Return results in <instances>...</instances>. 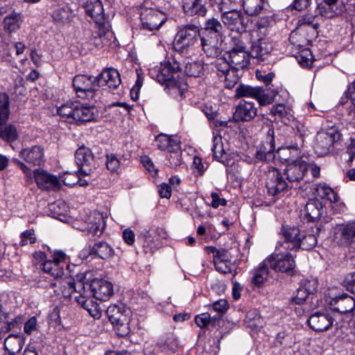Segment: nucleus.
<instances>
[{
	"label": "nucleus",
	"instance_id": "774afa93",
	"mask_svg": "<svg viewBox=\"0 0 355 355\" xmlns=\"http://www.w3.org/2000/svg\"><path fill=\"white\" fill-rule=\"evenodd\" d=\"M343 285L347 291L355 294V272L348 275L343 280Z\"/></svg>",
	"mask_w": 355,
	"mask_h": 355
},
{
	"label": "nucleus",
	"instance_id": "0e129e2a",
	"mask_svg": "<svg viewBox=\"0 0 355 355\" xmlns=\"http://www.w3.org/2000/svg\"><path fill=\"white\" fill-rule=\"evenodd\" d=\"M298 62L302 67L311 65L313 62V55L309 50H305L297 57Z\"/></svg>",
	"mask_w": 355,
	"mask_h": 355
},
{
	"label": "nucleus",
	"instance_id": "603ef678",
	"mask_svg": "<svg viewBox=\"0 0 355 355\" xmlns=\"http://www.w3.org/2000/svg\"><path fill=\"white\" fill-rule=\"evenodd\" d=\"M317 194L321 198H326L330 201L336 202L337 196L331 188L326 185H318L316 188Z\"/></svg>",
	"mask_w": 355,
	"mask_h": 355
},
{
	"label": "nucleus",
	"instance_id": "c9c22d12",
	"mask_svg": "<svg viewBox=\"0 0 355 355\" xmlns=\"http://www.w3.org/2000/svg\"><path fill=\"white\" fill-rule=\"evenodd\" d=\"M83 3L86 12L92 18H98L103 14V8L99 0H87Z\"/></svg>",
	"mask_w": 355,
	"mask_h": 355
},
{
	"label": "nucleus",
	"instance_id": "f257e3e1",
	"mask_svg": "<svg viewBox=\"0 0 355 355\" xmlns=\"http://www.w3.org/2000/svg\"><path fill=\"white\" fill-rule=\"evenodd\" d=\"M200 30L193 24L183 26L177 33L174 40V49L180 53H184L187 49L198 43Z\"/></svg>",
	"mask_w": 355,
	"mask_h": 355
},
{
	"label": "nucleus",
	"instance_id": "f03ea898",
	"mask_svg": "<svg viewBox=\"0 0 355 355\" xmlns=\"http://www.w3.org/2000/svg\"><path fill=\"white\" fill-rule=\"evenodd\" d=\"M325 301L331 309L340 313L350 312L355 307L354 299L347 294L340 295L338 289L336 287L328 289L325 294Z\"/></svg>",
	"mask_w": 355,
	"mask_h": 355
},
{
	"label": "nucleus",
	"instance_id": "4d7b16f0",
	"mask_svg": "<svg viewBox=\"0 0 355 355\" xmlns=\"http://www.w3.org/2000/svg\"><path fill=\"white\" fill-rule=\"evenodd\" d=\"M334 6H327L324 2L318 6V13L327 18H333L336 15Z\"/></svg>",
	"mask_w": 355,
	"mask_h": 355
},
{
	"label": "nucleus",
	"instance_id": "c756f323",
	"mask_svg": "<svg viewBox=\"0 0 355 355\" xmlns=\"http://www.w3.org/2000/svg\"><path fill=\"white\" fill-rule=\"evenodd\" d=\"M166 162V164L171 168H176L183 163L180 143H175L173 148L168 151Z\"/></svg>",
	"mask_w": 355,
	"mask_h": 355
},
{
	"label": "nucleus",
	"instance_id": "c03bdc74",
	"mask_svg": "<svg viewBox=\"0 0 355 355\" xmlns=\"http://www.w3.org/2000/svg\"><path fill=\"white\" fill-rule=\"evenodd\" d=\"M258 89L259 87H253L250 85H240L236 89L235 96L237 98L250 97L254 98Z\"/></svg>",
	"mask_w": 355,
	"mask_h": 355
},
{
	"label": "nucleus",
	"instance_id": "bb28decb",
	"mask_svg": "<svg viewBox=\"0 0 355 355\" xmlns=\"http://www.w3.org/2000/svg\"><path fill=\"white\" fill-rule=\"evenodd\" d=\"M201 44L203 51L207 57L218 58L222 53V49L217 39L201 38Z\"/></svg>",
	"mask_w": 355,
	"mask_h": 355
},
{
	"label": "nucleus",
	"instance_id": "9b49d317",
	"mask_svg": "<svg viewBox=\"0 0 355 355\" xmlns=\"http://www.w3.org/2000/svg\"><path fill=\"white\" fill-rule=\"evenodd\" d=\"M93 296L99 300L106 301L113 295L112 284L103 279H94L90 283Z\"/></svg>",
	"mask_w": 355,
	"mask_h": 355
},
{
	"label": "nucleus",
	"instance_id": "f8f14e48",
	"mask_svg": "<svg viewBox=\"0 0 355 355\" xmlns=\"http://www.w3.org/2000/svg\"><path fill=\"white\" fill-rule=\"evenodd\" d=\"M336 239L340 245L345 247L355 243V220L339 226L336 232Z\"/></svg>",
	"mask_w": 355,
	"mask_h": 355
},
{
	"label": "nucleus",
	"instance_id": "6ab92c4d",
	"mask_svg": "<svg viewBox=\"0 0 355 355\" xmlns=\"http://www.w3.org/2000/svg\"><path fill=\"white\" fill-rule=\"evenodd\" d=\"M284 237L282 245L286 250H297L300 246V231L297 227H288L282 230Z\"/></svg>",
	"mask_w": 355,
	"mask_h": 355
},
{
	"label": "nucleus",
	"instance_id": "39448f33",
	"mask_svg": "<svg viewBox=\"0 0 355 355\" xmlns=\"http://www.w3.org/2000/svg\"><path fill=\"white\" fill-rule=\"evenodd\" d=\"M340 134L336 128H331L321 130L315 137L314 150L319 156L327 155L333 146L334 143L338 140Z\"/></svg>",
	"mask_w": 355,
	"mask_h": 355
},
{
	"label": "nucleus",
	"instance_id": "ddd939ff",
	"mask_svg": "<svg viewBox=\"0 0 355 355\" xmlns=\"http://www.w3.org/2000/svg\"><path fill=\"white\" fill-rule=\"evenodd\" d=\"M65 254L64 253H58L53 259L45 260L40 265L42 270L49 274L55 279L61 277L64 274L63 267L60 263L64 262Z\"/></svg>",
	"mask_w": 355,
	"mask_h": 355
},
{
	"label": "nucleus",
	"instance_id": "a211bd4d",
	"mask_svg": "<svg viewBox=\"0 0 355 355\" xmlns=\"http://www.w3.org/2000/svg\"><path fill=\"white\" fill-rule=\"evenodd\" d=\"M98 112L94 105L87 106L77 103L73 123H83L92 121L98 117Z\"/></svg>",
	"mask_w": 355,
	"mask_h": 355
},
{
	"label": "nucleus",
	"instance_id": "6e6d98bb",
	"mask_svg": "<svg viewBox=\"0 0 355 355\" xmlns=\"http://www.w3.org/2000/svg\"><path fill=\"white\" fill-rule=\"evenodd\" d=\"M205 30L210 33L219 35L223 31V26L220 22L215 18L209 19L205 24Z\"/></svg>",
	"mask_w": 355,
	"mask_h": 355
},
{
	"label": "nucleus",
	"instance_id": "49530a36",
	"mask_svg": "<svg viewBox=\"0 0 355 355\" xmlns=\"http://www.w3.org/2000/svg\"><path fill=\"white\" fill-rule=\"evenodd\" d=\"M214 67L216 73L219 78L222 76H224L227 72L232 69V66L230 61H227L226 59L222 58H218L216 59V60L214 62Z\"/></svg>",
	"mask_w": 355,
	"mask_h": 355
},
{
	"label": "nucleus",
	"instance_id": "338daca9",
	"mask_svg": "<svg viewBox=\"0 0 355 355\" xmlns=\"http://www.w3.org/2000/svg\"><path fill=\"white\" fill-rule=\"evenodd\" d=\"M107 168L111 171H116L120 166V162L113 154L107 155Z\"/></svg>",
	"mask_w": 355,
	"mask_h": 355
},
{
	"label": "nucleus",
	"instance_id": "a878e982",
	"mask_svg": "<svg viewBox=\"0 0 355 355\" xmlns=\"http://www.w3.org/2000/svg\"><path fill=\"white\" fill-rule=\"evenodd\" d=\"M225 44L227 53L248 51L243 37L239 32L230 34Z\"/></svg>",
	"mask_w": 355,
	"mask_h": 355
},
{
	"label": "nucleus",
	"instance_id": "de8ad7c7",
	"mask_svg": "<svg viewBox=\"0 0 355 355\" xmlns=\"http://www.w3.org/2000/svg\"><path fill=\"white\" fill-rule=\"evenodd\" d=\"M268 133L270 138V141L267 142L266 145L268 146V148H267L266 146H263V150L261 151L260 150L258 153V155H260L261 159H266L268 157H271L273 151L275 150L274 130H269Z\"/></svg>",
	"mask_w": 355,
	"mask_h": 355
},
{
	"label": "nucleus",
	"instance_id": "69168bd1",
	"mask_svg": "<svg viewBox=\"0 0 355 355\" xmlns=\"http://www.w3.org/2000/svg\"><path fill=\"white\" fill-rule=\"evenodd\" d=\"M309 295L302 288H299L295 296L291 298V302L296 304H303Z\"/></svg>",
	"mask_w": 355,
	"mask_h": 355
},
{
	"label": "nucleus",
	"instance_id": "dca6fc26",
	"mask_svg": "<svg viewBox=\"0 0 355 355\" xmlns=\"http://www.w3.org/2000/svg\"><path fill=\"white\" fill-rule=\"evenodd\" d=\"M307 171V165L305 162L295 160L288 164L284 169V174L289 182H299L304 176Z\"/></svg>",
	"mask_w": 355,
	"mask_h": 355
},
{
	"label": "nucleus",
	"instance_id": "37998d69",
	"mask_svg": "<svg viewBox=\"0 0 355 355\" xmlns=\"http://www.w3.org/2000/svg\"><path fill=\"white\" fill-rule=\"evenodd\" d=\"M202 71L203 65L200 62H188L184 65V73L188 76L198 77Z\"/></svg>",
	"mask_w": 355,
	"mask_h": 355
},
{
	"label": "nucleus",
	"instance_id": "7ed1b4c3",
	"mask_svg": "<svg viewBox=\"0 0 355 355\" xmlns=\"http://www.w3.org/2000/svg\"><path fill=\"white\" fill-rule=\"evenodd\" d=\"M73 86L78 98L91 100L98 95L96 78L93 79L91 76L78 75L73 80Z\"/></svg>",
	"mask_w": 355,
	"mask_h": 355
},
{
	"label": "nucleus",
	"instance_id": "e433bc0d",
	"mask_svg": "<svg viewBox=\"0 0 355 355\" xmlns=\"http://www.w3.org/2000/svg\"><path fill=\"white\" fill-rule=\"evenodd\" d=\"M77 103H68L58 108V114L69 123H73Z\"/></svg>",
	"mask_w": 355,
	"mask_h": 355
},
{
	"label": "nucleus",
	"instance_id": "052dcab7",
	"mask_svg": "<svg viewBox=\"0 0 355 355\" xmlns=\"http://www.w3.org/2000/svg\"><path fill=\"white\" fill-rule=\"evenodd\" d=\"M1 123L8 120L10 115L9 97L7 94H1Z\"/></svg>",
	"mask_w": 355,
	"mask_h": 355
},
{
	"label": "nucleus",
	"instance_id": "6e6552de",
	"mask_svg": "<svg viewBox=\"0 0 355 355\" xmlns=\"http://www.w3.org/2000/svg\"><path fill=\"white\" fill-rule=\"evenodd\" d=\"M140 17L142 28L149 31L158 29L166 20L164 12L147 8L141 9Z\"/></svg>",
	"mask_w": 355,
	"mask_h": 355
},
{
	"label": "nucleus",
	"instance_id": "cd10ccee",
	"mask_svg": "<svg viewBox=\"0 0 355 355\" xmlns=\"http://www.w3.org/2000/svg\"><path fill=\"white\" fill-rule=\"evenodd\" d=\"M183 9L189 15H198L204 16L207 9L202 0H183Z\"/></svg>",
	"mask_w": 355,
	"mask_h": 355
},
{
	"label": "nucleus",
	"instance_id": "20e7f679",
	"mask_svg": "<svg viewBox=\"0 0 355 355\" xmlns=\"http://www.w3.org/2000/svg\"><path fill=\"white\" fill-rule=\"evenodd\" d=\"M266 186L268 193L273 196H282L291 186L283 178L281 172L276 168H269L266 175Z\"/></svg>",
	"mask_w": 355,
	"mask_h": 355
},
{
	"label": "nucleus",
	"instance_id": "5701e85b",
	"mask_svg": "<svg viewBox=\"0 0 355 355\" xmlns=\"http://www.w3.org/2000/svg\"><path fill=\"white\" fill-rule=\"evenodd\" d=\"M182 70V64L174 60L173 64L169 63L162 66L160 71L157 74V80L160 84H165L166 86L171 80H174L173 73Z\"/></svg>",
	"mask_w": 355,
	"mask_h": 355
},
{
	"label": "nucleus",
	"instance_id": "4be33fe9",
	"mask_svg": "<svg viewBox=\"0 0 355 355\" xmlns=\"http://www.w3.org/2000/svg\"><path fill=\"white\" fill-rule=\"evenodd\" d=\"M85 275L83 273L78 274L76 276V280L71 278H66L65 280L61 282L62 286L69 287V291H63V296L71 297L73 293H78V294L85 293Z\"/></svg>",
	"mask_w": 355,
	"mask_h": 355
},
{
	"label": "nucleus",
	"instance_id": "3c124183",
	"mask_svg": "<svg viewBox=\"0 0 355 355\" xmlns=\"http://www.w3.org/2000/svg\"><path fill=\"white\" fill-rule=\"evenodd\" d=\"M106 314L112 324L119 323L122 316L121 308L116 304L109 306L106 310Z\"/></svg>",
	"mask_w": 355,
	"mask_h": 355
},
{
	"label": "nucleus",
	"instance_id": "e2e57ef3",
	"mask_svg": "<svg viewBox=\"0 0 355 355\" xmlns=\"http://www.w3.org/2000/svg\"><path fill=\"white\" fill-rule=\"evenodd\" d=\"M291 150L294 151L296 154L298 153V149L297 148L294 147H286V148H279L277 150L278 156L283 160H285L286 162L293 161V158L291 157L290 154L291 153Z\"/></svg>",
	"mask_w": 355,
	"mask_h": 355
},
{
	"label": "nucleus",
	"instance_id": "7c9ffc66",
	"mask_svg": "<svg viewBox=\"0 0 355 355\" xmlns=\"http://www.w3.org/2000/svg\"><path fill=\"white\" fill-rule=\"evenodd\" d=\"M266 0H243L244 11L250 16H257L263 10Z\"/></svg>",
	"mask_w": 355,
	"mask_h": 355
},
{
	"label": "nucleus",
	"instance_id": "1a4fd4ad",
	"mask_svg": "<svg viewBox=\"0 0 355 355\" xmlns=\"http://www.w3.org/2000/svg\"><path fill=\"white\" fill-rule=\"evenodd\" d=\"M266 263L269 264L270 268L282 272H292L295 267L294 258L288 252L272 254L266 259Z\"/></svg>",
	"mask_w": 355,
	"mask_h": 355
},
{
	"label": "nucleus",
	"instance_id": "2f4dec72",
	"mask_svg": "<svg viewBox=\"0 0 355 355\" xmlns=\"http://www.w3.org/2000/svg\"><path fill=\"white\" fill-rule=\"evenodd\" d=\"M305 210L309 220L314 221L321 217L323 207L319 200H309L306 205Z\"/></svg>",
	"mask_w": 355,
	"mask_h": 355
},
{
	"label": "nucleus",
	"instance_id": "5fc2aeb1",
	"mask_svg": "<svg viewBox=\"0 0 355 355\" xmlns=\"http://www.w3.org/2000/svg\"><path fill=\"white\" fill-rule=\"evenodd\" d=\"M141 236L144 239V247L147 248L149 250H153L157 248L159 243H157L154 239V236L149 231L145 230L141 234Z\"/></svg>",
	"mask_w": 355,
	"mask_h": 355
},
{
	"label": "nucleus",
	"instance_id": "9d476101",
	"mask_svg": "<svg viewBox=\"0 0 355 355\" xmlns=\"http://www.w3.org/2000/svg\"><path fill=\"white\" fill-rule=\"evenodd\" d=\"M34 178L38 187L42 190H58L61 182L58 178L43 169L37 168L34 171Z\"/></svg>",
	"mask_w": 355,
	"mask_h": 355
},
{
	"label": "nucleus",
	"instance_id": "79ce46f5",
	"mask_svg": "<svg viewBox=\"0 0 355 355\" xmlns=\"http://www.w3.org/2000/svg\"><path fill=\"white\" fill-rule=\"evenodd\" d=\"M157 147L161 150H167L168 151L173 148L175 143H180L178 139L166 135L160 134L156 137Z\"/></svg>",
	"mask_w": 355,
	"mask_h": 355
},
{
	"label": "nucleus",
	"instance_id": "4468645a",
	"mask_svg": "<svg viewBox=\"0 0 355 355\" xmlns=\"http://www.w3.org/2000/svg\"><path fill=\"white\" fill-rule=\"evenodd\" d=\"M333 322L334 319L329 313L322 312H315L308 320L310 327L315 331L328 330L332 326Z\"/></svg>",
	"mask_w": 355,
	"mask_h": 355
},
{
	"label": "nucleus",
	"instance_id": "412c9836",
	"mask_svg": "<svg viewBox=\"0 0 355 355\" xmlns=\"http://www.w3.org/2000/svg\"><path fill=\"white\" fill-rule=\"evenodd\" d=\"M20 156L28 164L40 166L44 162V150L40 146H34L20 152Z\"/></svg>",
	"mask_w": 355,
	"mask_h": 355
},
{
	"label": "nucleus",
	"instance_id": "b1692460",
	"mask_svg": "<svg viewBox=\"0 0 355 355\" xmlns=\"http://www.w3.org/2000/svg\"><path fill=\"white\" fill-rule=\"evenodd\" d=\"M272 49V45L265 39L258 40L252 45L251 56L259 60L263 61Z\"/></svg>",
	"mask_w": 355,
	"mask_h": 355
},
{
	"label": "nucleus",
	"instance_id": "4c0bfd02",
	"mask_svg": "<svg viewBox=\"0 0 355 355\" xmlns=\"http://www.w3.org/2000/svg\"><path fill=\"white\" fill-rule=\"evenodd\" d=\"M315 19V17L309 15L300 17L297 20V31H302L304 28L308 27L313 31V34L315 33L318 24L314 22Z\"/></svg>",
	"mask_w": 355,
	"mask_h": 355
},
{
	"label": "nucleus",
	"instance_id": "680f3d73",
	"mask_svg": "<svg viewBox=\"0 0 355 355\" xmlns=\"http://www.w3.org/2000/svg\"><path fill=\"white\" fill-rule=\"evenodd\" d=\"M84 309L95 319L100 318L101 316V311L98 304L94 303L92 300L88 302V304Z\"/></svg>",
	"mask_w": 355,
	"mask_h": 355
},
{
	"label": "nucleus",
	"instance_id": "bf43d9fd",
	"mask_svg": "<svg viewBox=\"0 0 355 355\" xmlns=\"http://www.w3.org/2000/svg\"><path fill=\"white\" fill-rule=\"evenodd\" d=\"M35 241L36 237L34 230L30 229L21 234V241L19 242L20 245L24 246L28 243L33 244Z\"/></svg>",
	"mask_w": 355,
	"mask_h": 355
},
{
	"label": "nucleus",
	"instance_id": "a18cd8bd",
	"mask_svg": "<svg viewBox=\"0 0 355 355\" xmlns=\"http://www.w3.org/2000/svg\"><path fill=\"white\" fill-rule=\"evenodd\" d=\"M18 137V132L16 127L12 124L1 127V139L7 142L11 143Z\"/></svg>",
	"mask_w": 355,
	"mask_h": 355
},
{
	"label": "nucleus",
	"instance_id": "f3484780",
	"mask_svg": "<svg viewBox=\"0 0 355 355\" xmlns=\"http://www.w3.org/2000/svg\"><path fill=\"white\" fill-rule=\"evenodd\" d=\"M97 86H107L110 88L116 89L121 84L119 73L114 69H107L103 70L96 77Z\"/></svg>",
	"mask_w": 355,
	"mask_h": 355
},
{
	"label": "nucleus",
	"instance_id": "58836bf2",
	"mask_svg": "<svg viewBox=\"0 0 355 355\" xmlns=\"http://www.w3.org/2000/svg\"><path fill=\"white\" fill-rule=\"evenodd\" d=\"M52 16L55 21L64 24L72 20L74 13L69 7L66 6L53 11Z\"/></svg>",
	"mask_w": 355,
	"mask_h": 355
},
{
	"label": "nucleus",
	"instance_id": "a19ab883",
	"mask_svg": "<svg viewBox=\"0 0 355 355\" xmlns=\"http://www.w3.org/2000/svg\"><path fill=\"white\" fill-rule=\"evenodd\" d=\"M4 348L11 355L19 352L21 349L19 338L15 336H9L4 340Z\"/></svg>",
	"mask_w": 355,
	"mask_h": 355
},
{
	"label": "nucleus",
	"instance_id": "aec40b11",
	"mask_svg": "<svg viewBox=\"0 0 355 355\" xmlns=\"http://www.w3.org/2000/svg\"><path fill=\"white\" fill-rule=\"evenodd\" d=\"M87 231L94 236H101L105 229V223L103 214L97 211L90 214L86 220Z\"/></svg>",
	"mask_w": 355,
	"mask_h": 355
},
{
	"label": "nucleus",
	"instance_id": "864d4df0",
	"mask_svg": "<svg viewBox=\"0 0 355 355\" xmlns=\"http://www.w3.org/2000/svg\"><path fill=\"white\" fill-rule=\"evenodd\" d=\"M317 242L318 240L315 234H309L306 235H304L302 238H300V248L306 250H309L316 245Z\"/></svg>",
	"mask_w": 355,
	"mask_h": 355
},
{
	"label": "nucleus",
	"instance_id": "423d86ee",
	"mask_svg": "<svg viewBox=\"0 0 355 355\" xmlns=\"http://www.w3.org/2000/svg\"><path fill=\"white\" fill-rule=\"evenodd\" d=\"M219 10L222 13L221 19L229 29L236 31V33H238L245 28L243 15L241 10L229 8L227 2L225 1L220 3Z\"/></svg>",
	"mask_w": 355,
	"mask_h": 355
},
{
	"label": "nucleus",
	"instance_id": "c85d7f7f",
	"mask_svg": "<svg viewBox=\"0 0 355 355\" xmlns=\"http://www.w3.org/2000/svg\"><path fill=\"white\" fill-rule=\"evenodd\" d=\"M212 152L214 157L223 164H228L227 153L225 151L222 137L215 136L213 139Z\"/></svg>",
	"mask_w": 355,
	"mask_h": 355
},
{
	"label": "nucleus",
	"instance_id": "393cba45",
	"mask_svg": "<svg viewBox=\"0 0 355 355\" xmlns=\"http://www.w3.org/2000/svg\"><path fill=\"white\" fill-rule=\"evenodd\" d=\"M227 53L228 54V60L233 69H243L246 68L250 64L248 51L229 52Z\"/></svg>",
	"mask_w": 355,
	"mask_h": 355
},
{
	"label": "nucleus",
	"instance_id": "72a5a7b5",
	"mask_svg": "<svg viewBox=\"0 0 355 355\" xmlns=\"http://www.w3.org/2000/svg\"><path fill=\"white\" fill-rule=\"evenodd\" d=\"M91 254H96L103 259H107L113 256L114 250L107 243L100 241L96 243L91 248Z\"/></svg>",
	"mask_w": 355,
	"mask_h": 355
},
{
	"label": "nucleus",
	"instance_id": "13d9d810",
	"mask_svg": "<svg viewBox=\"0 0 355 355\" xmlns=\"http://www.w3.org/2000/svg\"><path fill=\"white\" fill-rule=\"evenodd\" d=\"M254 99H256L261 106L271 104L273 102V98L266 94L263 87H259Z\"/></svg>",
	"mask_w": 355,
	"mask_h": 355
},
{
	"label": "nucleus",
	"instance_id": "f704fd0d",
	"mask_svg": "<svg viewBox=\"0 0 355 355\" xmlns=\"http://www.w3.org/2000/svg\"><path fill=\"white\" fill-rule=\"evenodd\" d=\"M269 267V264L266 263V259L260 264L259 268L255 270L254 275L252 280L254 285L261 286L268 279Z\"/></svg>",
	"mask_w": 355,
	"mask_h": 355
},
{
	"label": "nucleus",
	"instance_id": "09e8293b",
	"mask_svg": "<svg viewBox=\"0 0 355 355\" xmlns=\"http://www.w3.org/2000/svg\"><path fill=\"white\" fill-rule=\"evenodd\" d=\"M238 70L239 69L232 68V69L227 72L224 76L220 78L224 82L227 88L231 89L237 83L239 79L236 73Z\"/></svg>",
	"mask_w": 355,
	"mask_h": 355
},
{
	"label": "nucleus",
	"instance_id": "0eeeda50",
	"mask_svg": "<svg viewBox=\"0 0 355 355\" xmlns=\"http://www.w3.org/2000/svg\"><path fill=\"white\" fill-rule=\"evenodd\" d=\"M75 162L79 168V174L89 175L95 168L94 155L91 150L82 146L75 153Z\"/></svg>",
	"mask_w": 355,
	"mask_h": 355
},
{
	"label": "nucleus",
	"instance_id": "8fccbe9b",
	"mask_svg": "<svg viewBox=\"0 0 355 355\" xmlns=\"http://www.w3.org/2000/svg\"><path fill=\"white\" fill-rule=\"evenodd\" d=\"M270 113L273 115L275 119L282 120L288 119L290 110L283 104H278L270 108Z\"/></svg>",
	"mask_w": 355,
	"mask_h": 355
},
{
	"label": "nucleus",
	"instance_id": "473e14b6",
	"mask_svg": "<svg viewBox=\"0 0 355 355\" xmlns=\"http://www.w3.org/2000/svg\"><path fill=\"white\" fill-rule=\"evenodd\" d=\"M21 22V15L19 13L12 12L6 16L3 19L4 31L10 34L16 31L20 27Z\"/></svg>",
	"mask_w": 355,
	"mask_h": 355
},
{
	"label": "nucleus",
	"instance_id": "2eb2a0df",
	"mask_svg": "<svg viewBox=\"0 0 355 355\" xmlns=\"http://www.w3.org/2000/svg\"><path fill=\"white\" fill-rule=\"evenodd\" d=\"M257 115V108L250 101H243L236 106L234 118L236 121H250Z\"/></svg>",
	"mask_w": 355,
	"mask_h": 355
},
{
	"label": "nucleus",
	"instance_id": "ea45409f",
	"mask_svg": "<svg viewBox=\"0 0 355 355\" xmlns=\"http://www.w3.org/2000/svg\"><path fill=\"white\" fill-rule=\"evenodd\" d=\"M166 88L168 89V92L174 97L177 96H182L184 92L187 90V85L183 80L180 81L175 79L168 83Z\"/></svg>",
	"mask_w": 355,
	"mask_h": 355
}]
</instances>
